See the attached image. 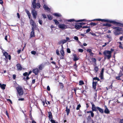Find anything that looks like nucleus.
Returning a JSON list of instances; mask_svg holds the SVG:
<instances>
[{
  "instance_id": "1",
  "label": "nucleus",
  "mask_w": 123,
  "mask_h": 123,
  "mask_svg": "<svg viewBox=\"0 0 123 123\" xmlns=\"http://www.w3.org/2000/svg\"><path fill=\"white\" fill-rule=\"evenodd\" d=\"M99 21H101L102 22H107L112 24L114 25H116L121 27H123V23L117 22L115 21L110 20L109 19H99Z\"/></svg>"
},
{
  "instance_id": "2",
  "label": "nucleus",
  "mask_w": 123,
  "mask_h": 123,
  "mask_svg": "<svg viewBox=\"0 0 123 123\" xmlns=\"http://www.w3.org/2000/svg\"><path fill=\"white\" fill-rule=\"evenodd\" d=\"M103 53L105 59L107 58L108 59H110L111 57V54L109 50H105Z\"/></svg>"
},
{
  "instance_id": "3",
  "label": "nucleus",
  "mask_w": 123,
  "mask_h": 123,
  "mask_svg": "<svg viewBox=\"0 0 123 123\" xmlns=\"http://www.w3.org/2000/svg\"><path fill=\"white\" fill-rule=\"evenodd\" d=\"M16 89L18 93L17 95L18 98L21 97V96L24 93L23 90L21 87H18L16 88Z\"/></svg>"
},
{
  "instance_id": "4",
  "label": "nucleus",
  "mask_w": 123,
  "mask_h": 123,
  "mask_svg": "<svg viewBox=\"0 0 123 123\" xmlns=\"http://www.w3.org/2000/svg\"><path fill=\"white\" fill-rule=\"evenodd\" d=\"M112 28L115 29L114 34L115 35H118L120 34V32L121 31V28L117 27H114Z\"/></svg>"
},
{
  "instance_id": "5",
  "label": "nucleus",
  "mask_w": 123,
  "mask_h": 123,
  "mask_svg": "<svg viewBox=\"0 0 123 123\" xmlns=\"http://www.w3.org/2000/svg\"><path fill=\"white\" fill-rule=\"evenodd\" d=\"M58 27L62 30L65 29L67 28H71V27L67 25L64 24H60L58 25Z\"/></svg>"
},
{
  "instance_id": "6",
  "label": "nucleus",
  "mask_w": 123,
  "mask_h": 123,
  "mask_svg": "<svg viewBox=\"0 0 123 123\" xmlns=\"http://www.w3.org/2000/svg\"><path fill=\"white\" fill-rule=\"evenodd\" d=\"M97 111V107H92V111H87V113H90L91 117H93L94 116V114L93 112L94 111Z\"/></svg>"
},
{
  "instance_id": "7",
  "label": "nucleus",
  "mask_w": 123,
  "mask_h": 123,
  "mask_svg": "<svg viewBox=\"0 0 123 123\" xmlns=\"http://www.w3.org/2000/svg\"><path fill=\"white\" fill-rule=\"evenodd\" d=\"M67 21L68 22H82V21H85L86 22L87 21V20L86 19H82L79 20H74V19H68Z\"/></svg>"
},
{
  "instance_id": "8",
  "label": "nucleus",
  "mask_w": 123,
  "mask_h": 123,
  "mask_svg": "<svg viewBox=\"0 0 123 123\" xmlns=\"http://www.w3.org/2000/svg\"><path fill=\"white\" fill-rule=\"evenodd\" d=\"M62 47V49L60 51V53L62 55V56L60 57L61 59H63L64 58V56L65 55V53L64 50H63V47L62 45H61Z\"/></svg>"
},
{
  "instance_id": "9",
  "label": "nucleus",
  "mask_w": 123,
  "mask_h": 123,
  "mask_svg": "<svg viewBox=\"0 0 123 123\" xmlns=\"http://www.w3.org/2000/svg\"><path fill=\"white\" fill-rule=\"evenodd\" d=\"M17 70L18 71H21L25 69L23 68L21 65L19 63L17 64L16 65Z\"/></svg>"
},
{
  "instance_id": "10",
  "label": "nucleus",
  "mask_w": 123,
  "mask_h": 123,
  "mask_svg": "<svg viewBox=\"0 0 123 123\" xmlns=\"http://www.w3.org/2000/svg\"><path fill=\"white\" fill-rule=\"evenodd\" d=\"M31 13L33 18L35 19H36V18L37 16V11L35 9H33Z\"/></svg>"
},
{
  "instance_id": "11",
  "label": "nucleus",
  "mask_w": 123,
  "mask_h": 123,
  "mask_svg": "<svg viewBox=\"0 0 123 123\" xmlns=\"http://www.w3.org/2000/svg\"><path fill=\"white\" fill-rule=\"evenodd\" d=\"M32 31L30 33V38H32L33 37H35V34L34 32V28H32Z\"/></svg>"
},
{
  "instance_id": "12",
  "label": "nucleus",
  "mask_w": 123,
  "mask_h": 123,
  "mask_svg": "<svg viewBox=\"0 0 123 123\" xmlns=\"http://www.w3.org/2000/svg\"><path fill=\"white\" fill-rule=\"evenodd\" d=\"M78 23H76L74 26L75 29H79L82 28V26L79 25Z\"/></svg>"
},
{
  "instance_id": "13",
  "label": "nucleus",
  "mask_w": 123,
  "mask_h": 123,
  "mask_svg": "<svg viewBox=\"0 0 123 123\" xmlns=\"http://www.w3.org/2000/svg\"><path fill=\"white\" fill-rule=\"evenodd\" d=\"M32 72L35 75H37L39 71L38 68L34 69L32 70Z\"/></svg>"
},
{
  "instance_id": "14",
  "label": "nucleus",
  "mask_w": 123,
  "mask_h": 123,
  "mask_svg": "<svg viewBox=\"0 0 123 123\" xmlns=\"http://www.w3.org/2000/svg\"><path fill=\"white\" fill-rule=\"evenodd\" d=\"M30 23L32 25V28H35L36 27V24L32 19L30 21Z\"/></svg>"
},
{
  "instance_id": "15",
  "label": "nucleus",
  "mask_w": 123,
  "mask_h": 123,
  "mask_svg": "<svg viewBox=\"0 0 123 123\" xmlns=\"http://www.w3.org/2000/svg\"><path fill=\"white\" fill-rule=\"evenodd\" d=\"M45 98V100H43V99H41V100L42 101V103L43 104V105L45 106H47V105L48 104L47 103L46 101V99L45 98Z\"/></svg>"
},
{
  "instance_id": "16",
  "label": "nucleus",
  "mask_w": 123,
  "mask_h": 123,
  "mask_svg": "<svg viewBox=\"0 0 123 123\" xmlns=\"http://www.w3.org/2000/svg\"><path fill=\"white\" fill-rule=\"evenodd\" d=\"M98 81H96L95 82L93 81L92 83V88L94 90H96V86L97 85Z\"/></svg>"
},
{
  "instance_id": "17",
  "label": "nucleus",
  "mask_w": 123,
  "mask_h": 123,
  "mask_svg": "<svg viewBox=\"0 0 123 123\" xmlns=\"http://www.w3.org/2000/svg\"><path fill=\"white\" fill-rule=\"evenodd\" d=\"M73 60L74 61H76L79 59V58L78 57L76 54H74L73 55Z\"/></svg>"
},
{
  "instance_id": "18",
  "label": "nucleus",
  "mask_w": 123,
  "mask_h": 123,
  "mask_svg": "<svg viewBox=\"0 0 123 123\" xmlns=\"http://www.w3.org/2000/svg\"><path fill=\"white\" fill-rule=\"evenodd\" d=\"M97 109L99 111V112L101 113H104V110H103L100 108L98 106L97 107Z\"/></svg>"
},
{
  "instance_id": "19",
  "label": "nucleus",
  "mask_w": 123,
  "mask_h": 123,
  "mask_svg": "<svg viewBox=\"0 0 123 123\" xmlns=\"http://www.w3.org/2000/svg\"><path fill=\"white\" fill-rule=\"evenodd\" d=\"M106 108L104 110V112L105 113L107 114H109L110 113V111L108 108L105 106Z\"/></svg>"
},
{
  "instance_id": "20",
  "label": "nucleus",
  "mask_w": 123,
  "mask_h": 123,
  "mask_svg": "<svg viewBox=\"0 0 123 123\" xmlns=\"http://www.w3.org/2000/svg\"><path fill=\"white\" fill-rule=\"evenodd\" d=\"M6 85L5 84H1L0 83V88L3 90H4L5 88V87H6Z\"/></svg>"
},
{
  "instance_id": "21",
  "label": "nucleus",
  "mask_w": 123,
  "mask_h": 123,
  "mask_svg": "<svg viewBox=\"0 0 123 123\" xmlns=\"http://www.w3.org/2000/svg\"><path fill=\"white\" fill-rule=\"evenodd\" d=\"M98 24V23H93L92 22H91L90 24H87L88 25H91V26H95Z\"/></svg>"
},
{
  "instance_id": "22",
  "label": "nucleus",
  "mask_w": 123,
  "mask_h": 123,
  "mask_svg": "<svg viewBox=\"0 0 123 123\" xmlns=\"http://www.w3.org/2000/svg\"><path fill=\"white\" fill-rule=\"evenodd\" d=\"M66 111L67 112V115H68L69 114L70 112V110L68 108V106L66 107Z\"/></svg>"
},
{
  "instance_id": "23",
  "label": "nucleus",
  "mask_w": 123,
  "mask_h": 123,
  "mask_svg": "<svg viewBox=\"0 0 123 123\" xmlns=\"http://www.w3.org/2000/svg\"><path fill=\"white\" fill-rule=\"evenodd\" d=\"M43 7L45 10H50L48 6L45 4L43 5Z\"/></svg>"
},
{
  "instance_id": "24",
  "label": "nucleus",
  "mask_w": 123,
  "mask_h": 123,
  "mask_svg": "<svg viewBox=\"0 0 123 123\" xmlns=\"http://www.w3.org/2000/svg\"><path fill=\"white\" fill-rule=\"evenodd\" d=\"M67 42V40L65 39L62 40V41H60L59 42V43L60 44V43H62V44H64L65 43H66Z\"/></svg>"
},
{
  "instance_id": "25",
  "label": "nucleus",
  "mask_w": 123,
  "mask_h": 123,
  "mask_svg": "<svg viewBox=\"0 0 123 123\" xmlns=\"http://www.w3.org/2000/svg\"><path fill=\"white\" fill-rule=\"evenodd\" d=\"M48 113V117L49 118L52 119L53 118L52 114L51 111L49 112Z\"/></svg>"
},
{
  "instance_id": "26",
  "label": "nucleus",
  "mask_w": 123,
  "mask_h": 123,
  "mask_svg": "<svg viewBox=\"0 0 123 123\" xmlns=\"http://www.w3.org/2000/svg\"><path fill=\"white\" fill-rule=\"evenodd\" d=\"M103 26H107L108 27H110L112 25L108 23H106L105 24H103Z\"/></svg>"
},
{
  "instance_id": "27",
  "label": "nucleus",
  "mask_w": 123,
  "mask_h": 123,
  "mask_svg": "<svg viewBox=\"0 0 123 123\" xmlns=\"http://www.w3.org/2000/svg\"><path fill=\"white\" fill-rule=\"evenodd\" d=\"M59 84L60 88L62 89L64 87V86L63 84L62 83L59 82Z\"/></svg>"
},
{
  "instance_id": "28",
  "label": "nucleus",
  "mask_w": 123,
  "mask_h": 123,
  "mask_svg": "<svg viewBox=\"0 0 123 123\" xmlns=\"http://www.w3.org/2000/svg\"><path fill=\"white\" fill-rule=\"evenodd\" d=\"M53 21L55 22V24L57 25H58V24H59V22L58 21V20L56 19H54L53 20Z\"/></svg>"
},
{
  "instance_id": "29",
  "label": "nucleus",
  "mask_w": 123,
  "mask_h": 123,
  "mask_svg": "<svg viewBox=\"0 0 123 123\" xmlns=\"http://www.w3.org/2000/svg\"><path fill=\"white\" fill-rule=\"evenodd\" d=\"M94 70L95 71V72L96 73L98 71V68L97 66H95L94 68Z\"/></svg>"
},
{
  "instance_id": "30",
  "label": "nucleus",
  "mask_w": 123,
  "mask_h": 123,
  "mask_svg": "<svg viewBox=\"0 0 123 123\" xmlns=\"http://www.w3.org/2000/svg\"><path fill=\"white\" fill-rule=\"evenodd\" d=\"M47 16L48 19L50 20H51L53 18L52 16L50 15H48Z\"/></svg>"
},
{
  "instance_id": "31",
  "label": "nucleus",
  "mask_w": 123,
  "mask_h": 123,
  "mask_svg": "<svg viewBox=\"0 0 123 123\" xmlns=\"http://www.w3.org/2000/svg\"><path fill=\"white\" fill-rule=\"evenodd\" d=\"M93 81L94 80H97L98 81H100V80L99 78H98V77H94L93 78Z\"/></svg>"
},
{
  "instance_id": "32",
  "label": "nucleus",
  "mask_w": 123,
  "mask_h": 123,
  "mask_svg": "<svg viewBox=\"0 0 123 123\" xmlns=\"http://www.w3.org/2000/svg\"><path fill=\"white\" fill-rule=\"evenodd\" d=\"M5 57V58L6 59H7L8 58V59L9 60H10L11 59V56L10 55H6V56Z\"/></svg>"
},
{
  "instance_id": "33",
  "label": "nucleus",
  "mask_w": 123,
  "mask_h": 123,
  "mask_svg": "<svg viewBox=\"0 0 123 123\" xmlns=\"http://www.w3.org/2000/svg\"><path fill=\"white\" fill-rule=\"evenodd\" d=\"M30 114L29 115V116L30 117V118L31 119V120H34V119L33 118V117H32V115H31V111H30Z\"/></svg>"
},
{
  "instance_id": "34",
  "label": "nucleus",
  "mask_w": 123,
  "mask_h": 123,
  "mask_svg": "<svg viewBox=\"0 0 123 123\" xmlns=\"http://www.w3.org/2000/svg\"><path fill=\"white\" fill-rule=\"evenodd\" d=\"M79 85H81L84 84V83L83 80H80L79 82Z\"/></svg>"
},
{
  "instance_id": "35",
  "label": "nucleus",
  "mask_w": 123,
  "mask_h": 123,
  "mask_svg": "<svg viewBox=\"0 0 123 123\" xmlns=\"http://www.w3.org/2000/svg\"><path fill=\"white\" fill-rule=\"evenodd\" d=\"M32 4L33 6V7L34 9H35L36 7V3H32Z\"/></svg>"
},
{
  "instance_id": "36",
  "label": "nucleus",
  "mask_w": 123,
  "mask_h": 123,
  "mask_svg": "<svg viewBox=\"0 0 123 123\" xmlns=\"http://www.w3.org/2000/svg\"><path fill=\"white\" fill-rule=\"evenodd\" d=\"M3 55L5 56H6V55H8V53L5 51H4L3 52Z\"/></svg>"
},
{
  "instance_id": "37",
  "label": "nucleus",
  "mask_w": 123,
  "mask_h": 123,
  "mask_svg": "<svg viewBox=\"0 0 123 123\" xmlns=\"http://www.w3.org/2000/svg\"><path fill=\"white\" fill-rule=\"evenodd\" d=\"M123 75V73L121 71H120L119 73L118 74V76H120L121 77Z\"/></svg>"
},
{
  "instance_id": "38",
  "label": "nucleus",
  "mask_w": 123,
  "mask_h": 123,
  "mask_svg": "<svg viewBox=\"0 0 123 123\" xmlns=\"http://www.w3.org/2000/svg\"><path fill=\"white\" fill-rule=\"evenodd\" d=\"M91 60L93 62H94L95 63H96V60L95 58H92L91 59Z\"/></svg>"
},
{
  "instance_id": "39",
  "label": "nucleus",
  "mask_w": 123,
  "mask_h": 123,
  "mask_svg": "<svg viewBox=\"0 0 123 123\" xmlns=\"http://www.w3.org/2000/svg\"><path fill=\"white\" fill-rule=\"evenodd\" d=\"M30 78L29 77V76H26V78H25V77H24L23 78V79L25 80V81H26V80H27L29 79Z\"/></svg>"
},
{
  "instance_id": "40",
  "label": "nucleus",
  "mask_w": 123,
  "mask_h": 123,
  "mask_svg": "<svg viewBox=\"0 0 123 123\" xmlns=\"http://www.w3.org/2000/svg\"><path fill=\"white\" fill-rule=\"evenodd\" d=\"M81 107V105L79 104V105H77V107L76 108V109L77 110H79L80 108Z\"/></svg>"
},
{
  "instance_id": "41",
  "label": "nucleus",
  "mask_w": 123,
  "mask_h": 123,
  "mask_svg": "<svg viewBox=\"0 0 123 123\" xmlns=\"http://www.w3.org/2000/svg\"><path fill=\"white\" fill-rule=\"evenodd\" d=\"M87 119L88 121H90L91 119V117L90 116H89L87 118Z\"/></svg>"
},
{
  "instance_id": "42",
  "label": "nucleus",
  "mask_w": 123,
  "mask_h": 123,
  "mask_svg": "<svg viewBox=\"0 0 123 123\" xmlns=\"http://www.w3.org/2000/svg\"><path fill=\"white\" fill-rule=\"evenodd\" d=\"M23 75L25 76H29L28 75V73L27 72H25L23 74Z\"/></svg>"
},
{
  "instance_id": "43",
  "label": "nucleus",
  "mask_w": 123,
  "mask_h": 123,
  "mask_svg": "<svg viewBox=\"0 0 123 123\" xmlns=\"http://www.w3.org/2000/svg\"><path fill=\"white\" fill-rule=\"evenodd\" d=\"M104 70V68H102L101 72H100V74H103Z\"/></svg>"
},
{
  "instance_id": "44",
  "label": "nucleus",
  "mask_w": 123,
  "mask_h": 123,
  "mask_svg": "<svg viewBox=\"0 0 123 123\" xmlns=\"http://www.w3.org/2000/svg\"><path fill=\"white\" fill-rule=\"evenodd\" d=\"M86 51L87 52L90 53L91 52L92 50L91 49H87Z\"/></svg>"
},
{
  "instance_id": "45",
  "label": "nucleus",
  "mask_w": 123,
  "mask_h": 123,
  "mask_svg": "<svg viewBox=\"0 0 123 123\" xmlns=\"http://www.w3.org/2000/svg\"><path fill=\"white\" fill-rule=\"evenodd\" d=\"M36 5L37 6V8H39L41 6L39 3H37L36 4Z\"/></svg>"
},
{
  "instance_id": "46",
  "label": "nucleus",
  "mask_w": 123,
  "mask_h": 123,
  "mask_svg": "<svg viewBox=\"0 0 123 123\" xmlns=\"http://www.w3.org/2000/svg\"><path fill=\"white\" fill-rule=\"evenodd\" d=\"M53 15L57 17H59L60 16L59 14L57 13H54L53 14Z\"/></svg>"
},
{
  "instance_id": "47",
  "label": "nucleus",
  "mask_w": 123,
  "mask_h": 123,
  "mask_svg": "<svg viewBox=\"0 0 123 123\" xmlns=\"http://www.w3.org/2000/svg\"><path fill=\"white\" fill-rule=\"evenodd\" d=\"M36 52L35 51H31V54H32L33 55H35L36 54Z\"/></svg>"
},
{
  "instance_id": "48",
  "label": "nucleus",
  "mask_w": 123,
  "mask_h": 123,
  "mask_svg": "<svg viewBox=\"0 0 123 123\" xmlns=\"http://www.w3.org/2000/svg\"><path fill=\"white\" fill-rule=\"evenodd\" d=\"M121 77L119 76H117L116 77V79L118 80H121V79H120V77Z\"/></svg>"
},
{
  "instance_id": "49",
  "label": "nucleus",
  "mask_w": 123,
  "mask_h": 123,
  "mask_svg": "<svg viewBox=\"0 0 123 123\" xmlns=\"http://www.w3.org/2000/svg\"><path fill=\"white\" fill-rule=\"evenodd\" d=\"M5 111H6V115L9 118V115L8 114V112L6 110H5Z\"/></svg>"
},
{
  "instance_id": "50",
  "label": "nucleus",
  "mask_w": 123,
  "mask_h": 123,
  "mask_svg": "<svg viewBox=\"0 0 123 123\" xmlns=\"http://www.w3.org/2000/svg\"><path fill=\"white\" fill-rule=\"evenodd\" d=\"M67 52L68 53H71V52L70 49L69 48H68L67 49Z\"/></svg>"
},
{
  "instance_id": "51",
  "label": "nucleus",
  "mask_w": 123,
  "mask_h": 123,
  "mask_svg": "<svg viewBox=\"0 0 123 123\" xmlns=\"http://www.w3.org/2000/svg\"><path fill=\"white\" fill-rule=\"evenodd\" d=\"M78 51L79 52H80L81 53H82L83 51V50L82 49H79Z\"/></svg>"
},
{
  "instance_id": "52",
  "label": "nucleus",
  "mask_w": 123,
  "mask_h": 123,
  "mask_svg": "<svg viewBox=\"0 0 123 123\" xmlns=\"http://www.w3.org/2000/svg\"><path fill=\"white\" fill-rule=\"evenodd\" d=\"M79 24L82 26V25H83L86 24V23H84L83 22H81L80 23H78Z\"/></svg>"
},
{
  "instance_id": "53",
  "label": "nucleus",
  "mask_w": 123,
  "mask_h": 123,
  "mask_svg": "<svg viewBox=\"0 0 123 123\" xmlns=\"http://www.w3.org/2000/svg\"><path fill=\"white\" fill-rule=\"evenodd\" d=\"M56 54L58 55H60V54L59 53V51L58 49H57L56 50Z\"/></svg>"
},
{
  "instance_id": "54",
  "label": "nucleus",
  "mask_w": 123,
  "mask_h": 123,
  "mask_svg": "<svg viewBox=\"0 0 123 123\" xmlns=\"http://www.w3.org/2000/svg\"><path fill=\"white\" fill-rule=\"evenodd\" d=\"M39 24L41 25H42V23L43 22V21L42 20L39 19Z\"/></svg>"
},
{
  "instance_id": "55",
  "label": "nucleus",
  "mask_w": 123,
  "mask_h": 123,
  "mask_svg": "<svg viewBox=\"0 0 123 123\" xmlns=\"http://www.w3.org/2000/svg\"><path fill=\"white\" fill-rule=\"evenodd\" d=\"M50 121L51 122V123H56V122H55V120L52 119H51L50 120Z\"/></svg>"
},
{
  "instance_id": "56",
  "label": "nucleus",
  "mask_w": 123,
  "mask_h": 123,
  "mask_svg": "<svg viewBox=\"0 0 123 123\" xmlns=\"http://www.w3.org/2000/svg\"><path fill=\"white\" fill-rule=\"evenodd\" d=\"M100 77L101 79H103V74H100Z\"/></svg>"
},
{
  "instance_id": "57",
  "label": "nucleus",
  "mask_w": 123,
  "mask_h": 123,
  "mask_svg": "<svg viewBox=\"0 0 123 123\" xmlns=\"http://www.w3.org/2000/svg\"><path fill=\"white\" fill-rule=\"evenodd\" d=\"M91 103L92 105V107H96L95 105L93 104V103L92 102H91Z\"/></svg>"
},
{
  "instance_id": "58",
  "label": "nucleus",
  "mask_w": 123,
  "mask_h": 123,
  "mask_svg": "<svg viewBox=\"0 0 123 123\" xmlns=\"http://www.w3.org/2000/svg\"><path fill=\"white\" fill-rule=\"evenodd\" d=\"M42 65H40L39 67V68L40 70H42Z\"/></svg>"
},
{
  "instance_id": "59",
  "label": "nucleus",
  "mask_w": 123,
  "mask_h": 123,
  "mask_svg": "<svg viewBox=\"0 0 123 123\" xmlns=\"http://www.w3.org/2000/svg\"><path fill=\"white\" fill-rule=\"evenodd\" d=\"M74 39L76 40H78V37L77 36H75L74 37Z\"/></svg>"
},
{
  "instance_id": "60",
  "label": "nucleus",
  "mask_w": 123,
  "mask_h": 123,
  "mask_svg": "<svg viewBox=\"0 0 123 123\" xmlns=\"http://www.w3.org/2000/svg\"><path fill=\"white\" fill-rule=\"evenodd\" d=\"M112 84L113 83H112L111 84L110 86H109V89H112Z\"/></svg>"
},
{
  "instance_id": "61",
  "label": "nucleus",
  "mask_w": 123,
  "mask_h": 123,
  "mask_svg": "<svg viewBox=\"0 0 123 123\" xmlns=\"http://www.w3.org/2000/svg\"><path fill=\"white\" fill-rule=\"evenodd\" d=\"M47 90L48 91H50V88L49 86H48L47 87Z\"/></svg>"
},
{
  "instance_id": "62",
  "label": "nucleus",
  "mask_w": 123,
  "mask_h": 123,
  "mask_svg": "<svg viewBox=\"0 0 123 123\" xmlns=\"http://www.w3.org/2000/svg\"><path fill=\"white\" fill-rule=\"evenodd\" d=\"M42 15L43 16V18H47V17H46V15H45V14H43Z\"/></svg>"
},
{
  "instance_id": "63",
  "label": "nucleus",
  "mask_w": 123,
  "mask_h": 123,
  "mask_svg": "<svg viewBox=\"0 0 123 123\" xmlns=\"http://www.w3.org/2000/svg\"><path fill=\"white\" fill-rule=\"evenodd\" d=\"M91 30V29L90 28L88 29L86 31V33H87L89 32Z\"/></svg>"
},
{
  "instance_id": "64",
  "label": "nucleus",
  "mask_w": 123,
  "mask_h": 123,
  "mask_svg": "<svg viewBox=\"0 0 123 123\" xmlns=\"http://www.w3.org/2000/svg\"><path fill=\"white\" fill-rule=\"evenodd\" d=\"M119 123H123V119L120 120Z\"/></svg>"
}]
</instances>
